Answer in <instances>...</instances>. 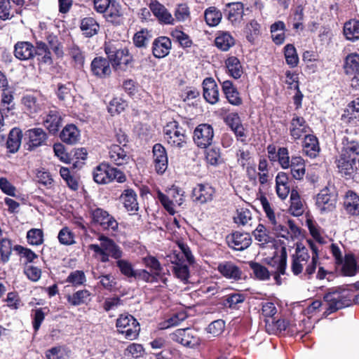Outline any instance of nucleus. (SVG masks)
I'll use <instances>...</instances> for the list:
<instances>
[{"label":"nucleus","mask_w":359,"mask_h":359,"mask_svg":"<svg viewBox=\"0 0 359 359\" xmlns=\"http://www.w3.org/2000/svg\"><path fill=\"white\" fill-rule=\"evenodd\" d=\"M214 131L212 127L206 123L198 125L194 132V141L201 148H207L212 142Z\"/></svg>","instance_id":"nucleus-10"},{"label":"nucleus","mask_w":359,"mask_h":359,"mask_svg":"<svg viewBox=\"0 0 359 359\" xmlns=\"http://www.w3.org/2000/svg\"><path fill=\"white\" fill-rule=\"evenodd\" d=\"M48 136L42 128H36L27 130L24 134V147L32 151L38 147L47 144Z\"/></svg>","instance_id":"nucleus-7"},{"label":"nucleus","mask_w":359,"mask_h":359,"mask_svg":"<svg viewBox=\"0 0 359 359\" xmlns=\"http://www.w3.org/2000/svg\"><path fill=\"white\" fill-rule=\"evenodd\" d=\"M44 126L50 133H55L62 125V118L58 114H48L43 120Z\"/></svg>","instance_id":"nucleus-41"},{"label":"nucleus","mask_w":359,"mask_h":359,"mask_svg":"<svg viewBox=\"0 0 359 359\" xmlns=\"http://www.w3.org/2000/svg\"><path fill=\"white\" fill-rule=\"evenodd\" d=\"M57 238L62 245H70L75 243L74 233L67 227H64L60 231Z\"/></svg>","instance_id":"nucleus-64"},{"label":"nucleus","mask_w":359,"mask_h":359,"mask_svg":"<svg viewBox=\"0 0 359 359\" xmlns=\"http://www.w3.org/2000/svg\"><path fill=\"white\" fill-rule=\"evenodd\" d=\"M227 19L233 25H239L243 19L244 5L237 1L226 4Z\"/></svg>","instance_id":"nucleus-19"},{"label":"nucleus","mask_w":359,"mask_h":359,"mask_svg":"<svg viewBox=\"0 0 359 359\" xmlns=\"http://www.w3.org/2000/svg\"><path fill=\"white\" fill-rule=\"evenodd\" d=\"M143 262L146 266L149 267L153 273V278L161 275L163 268L159 261L153 256H147L143 259Z\"/></svg>","instance_id":"nucleus-55"},{"label":"nucleus","mask_w":359,"mask_h":359,"mask_svg":"<svg viewBox=\"0 0 359 359\" xmlns=\"http://www.w3.org/2000/svg\"><path fill=\"white\" fill-rule=\"evenodd\" d=\"M12 243L8 239H3L0 243L1 260L6 263L8 262L12 253Z\"/></svg>","instance_id":"nucleus-63"},{"label":"nucleus","mask_w":359,"mask_h":359,"mask_svg":"<svg viewBox=\"0 0 359 359\" xmlns=\"http://www.w3.org/2000/svg\"><path fill=\"white\" fill-rule=\"evenodd\" d=\"M263 210L269 220V227L277 237L288 239L300 233V229L294 222L281 214H275L265 196L260 198Z\"/></svg>","instance_id":"nucleus-1"},{"label":"nucleus","mask_w":359,"mask_h":359,"mask_svg":"<svg viewBox=\"0 0 359 359\" xmlns=\"http://www.w3.org/2000/svg\"><path fill=\"white\" fill-rule=\"evenodd\" d=\"M219 273L224 278L234 281L242 279L243 271L241 269L232 261H222L217 267Z\"/></svg>","instance_id":"nucleus-13"},{"label":"nucleus","mask_w":359,"mask_h":359,"mask_svg":"<svg viewBox=\"0 0 359 359\" xmlns=\"http://www.w3.org/2000/svg\"><path fill=\"white\" fill-rule=\"evenodd\" d=\"M120 200L128 211H137L139 208L137 194L135 191L131 189L124 190L120 196Z\"/></svg>","instance_id":"nucleus-31"},{"label":"nucleus","mask_w":359,"mask_h":359,"mask_svg":"<svg viewBox=\"0 0 359 359\" xmlns=\"http://www.w3.org/2000/svg\"><path fill=\"white\" fill-rule=\"evenodd\" d=\"M184 191L178 187H172L168 191L166 194L160 191L157 192V198L162 204L163 208L172 215L176 212L174 205L175 203L179 206L182 205L184 201Z\"/></svg>","instance_id":"nucleus-4"},{"label":"nucleus","mask_w":359,"mask_h":359,"mask_svg":"<svg viewBox=\"0 0 359 359\" xmlns=\"http://www.w3.org/2000/svg\"><path fill=\"white\" fill-rule=\"evenodd\" d=\"M276 312L277 309L273 303H262V314L266 318L265 322L266 325H270L271 323L273 324V323L275 322L274 316L276 313Z\"/></svg>","instance_id":"nucleus-49"},{"label":"nucleus","mask_w":359,"mask_h":359,"mask_svg":"<svg viewBox=\"0 0 359 359\" xmlns=\"http://www.w3.org/2000/svg\"><path fill=\"white\" fill-rule=\"evenodd\" d=\"M344 206L347 213L359 215V196L353 191H348L345 195Z\"/></svg>","instance_id":"nucleus-29"},{"label":"nucleus","mask_w":359,"mask_h":359,"mask_svg":"<svg viewBox=\"0 0 359 359\" xmlns=\"http://www.w3.org/2000/svg\"><path fill=\"white\" fill-rule=\"evenodd\" d=\"M284 50L287 64L292 67H296L299 62V57L295 47L292 44H287Z\"/></svg>","instance_id":"nucleus-52"},{"label":"nucleus","mask_w":359,"mask_h":359,"mask_svg":"<svg viewBox=\"0 0 359 359\" xmlns=\"http://www.w3.org/2000/svg\"><path fill=\"white\" fill-rule=\"evenodd\" d=\"M116 327L130 340L136 339L140 330L139 323L130 314H121L116 320Z\"/></svg>","instance_id":"nucleus-6"},{"label":"nucleus","mask_w":359,"mask_h":359,"mask_svg":"<svg viewBox=\"0 0 359 359\" xmlns=\"http://www.w3.org/2000/svg\"><path fill=\"white\" fill-rule=\"evenodd\" d=\"M215 192V189L210 185L199 184L194 188L192 197L194 201L203 204L212 200Z\"/></svg>","instance_id":"nucleus-18"},{"label":"nucleus","mask_w":359,"mask_h":359,"mask_svg":"<svg viewBox=\"0 0 359 359\" xmlns=\"http://www.w3.org/2000/svg\"><path fill=\"white\" fill-rule=\"evenodd\" d=\"M172 36L180 44L183 48H189L192 45V41L189 36L184 32L175 29L172 32Z\"/></svg>","instance_id":"nucleus-61"},{"label":"nucleus","mask_w":359,"mask_h":359,"mask_svg":"<svg viewBox=\"0 0 359 359\" xmlns=\"http://www.w3.org/2000/svg\"><path fill=\"white\" fill-rule=\"evenodd\" d=\"M90 292L88 290H81L67 297L68 302L72 306L87 304L90 300Z\"/></svg>","instance_id":"nucleus-44"},{"label":"nucleus","mask_w":359,"mask_h":359,"mask_svg":"<svg viewBox=\"0 0 359 359\" xmlns=\"http://www.w3.org/2000/svg\"><path fill=\"white\" fill-rule=\"evenodd\" d=\"M94 181L97 184H108L114 180L123 183L126 180L125 174L108 163H101L93 171Z\"/></svg>","instance_id":"nucleus-2"},{"label":"nucleus","mask_w":359,"mask_h":359,"mask_svg":"<svg viewBox=\"0 0 359 359\" xmlns=\"http://www.w3.org/2000/svg\"><path fill=\"white\" fill-rule=\"evenodd\" d=\"M109 156L111 162L116 165H123L128 163L130 156L119 145H112L109 151Z\"/></svg>","instance_id":"nucleus-28"},{"label":"nucleus","mask_w":359,"mask_h":359,"mask_svg":"<svg viewBox=\"0 0 359 359\" xmlns=\"http://www.w3.org/2000/svg\"><path fill=\"white\" fill-rule=\"evenodd\" d=\"M205 158L207 162L212 165H217L223 163L220 149L213 147L206 151Z\"/></svg>","instance_id":"nucleus-57"},{"label":"nucleus","mask_w":359,"mask_h":359,"mask_svg":"<svg viewBox=\"0 0 359 359\" xmlns=\"http://www.w3.org/2000/svg\"><path fill=\"white\" fill-rule=\"evenodd\" d=\"M104 51L107 55L108 60L111 62L113 65L128 63V59L126 58L128 54V49L120 48L117 44L109 42L105 43Z\"/></svg>","instance_id":"nucleus-11"},{"label":"nucleus","mask_w":359,"mask_h":359,"mask_svg":"<svg viewBox=\"0 0 359 359\" xmlns=\"http://www.w3.org/2000/svg\"><path fill=\"white\" fill-rule=\"evenodd\" d=\"M98 240L101 242L100 245L104 250L115 259H120L123 256V251L121 248L116 244V243L111 238L101 235L99 236Z\"/></svg>","instance_id":"nucleus-26"},{"label":"nucleus","mask_w":359,"mask_h":359,"mask_svg":"<svg viewBox=\"0 0 359 359\" xmlns=\"http://www.w3.org/2000/svg\"><path fill=\"white\" fill-rule=\"evenodd\" d=\"M226 123L233 131L237 140L246 144V135L238 114H229L224 118Z\"/></svg>","instance_id":"nucleus-22"},{"label":"nucleus","mask_w":359,"mask_h":359,"mask_svg":"<svg viewBox=\"0 0 359 359\" xmlns=\"http://www.w3.org/2000/svg\"><path fill=\"white\" fill-rule=\"evenodd\" d=\"M344 34L348 41H355L359 39V20H350L344 26Z\"/></svg>","instance_id":"nucleus-38"},{"label":"nucleus","mask_w":359,"mask_h":359,"mask_svg":"<svg viewBox=\"0 0 359 359\" xmlns=\"http://www.w3.org/2000/svg\"><path fill=\"white\" fill-rule=\"evenodd\" d=\"M70 350L65 346L53 347L46 351L47 359H69Z\"/></svg>","instance_id":"nucleus-46"},{"label":"nucleus","mask_w":359,"mask_h":359,"mask_svg":"<svg viewBox=\"0 0 359 359\" xmlns=\"http://www.w3.org/2000/svg\"><path fill=\"white\" fill-rule=\"evenodd\" d=\"M295 252L292 256L291 270L294 275L298 276L303 273L304 266L308 262L310 255L302 244H297Z\"/></svg>","instance_id":"nucleus-12"},{"label":"nucleus","mask_w":359,"mask_h":359,"mask_svg":"<svg viewBox=\"0 0 359 359\" xmlns=\"http://www.w3.org/2000/svg\"><path fill=\"white\" fill-rule=\"evenodd\" d=\"M149 7L153 15L156 18L161 24H175V18L170 12L165 8L164 5L158 2L157 0L151 1Z\"/></svg>","instance_id":"nucleus-15"},{"label":"nucleus","mask_w":359,"mask_h":359,"mask_svg":"<svg viewBox=\"0 0 359 359\" xmlns=\"http://www.w3.org/2000/svg\"><path fill=\"white\" fill-rule=\"evenodd\" d=\"M14 55L20 60H27L35 56L34 46L29 41H18L14 46Z\"/></svg>","instance_id":"nucleus-23"},{"label":"nucleus","mask_w":359,"mask_h":359,"mask_svg":"<svg viewBox=\"0 0 359 359\" xmlns=\"http://www.w3.org/2000/svg\"><path fill=\"white\" fill-rule=\"evenodd\" d=\"M344 72L347 75H353L359 72V54L356 53L348 54L344 60Z\"/></svg>","instance_id":"nucleus-39"},{"label":"nucleus","mask_w":359,"mask_h":359,"mask_svg":"<svg viewBox=\"0 0 359 359\" xmlns=\"http://www.w3.org/2000/svg\"><path fill=\"white\" fill-rule=\"evenodd\" d=\"M303 148L304 153L311 158L316 157L320 151V147L317 137L313 135H306Z\"/></svg>","instance_id":"nucleus-32"},{"label":"nucleus","mask_w":359,"mask_h":359,"mask_svg":"<svg viewBox=\"0 0 359 359\" xmlns=\"http://www.w3.org/2000/svg\"><path fill=\"white\" fill-rule=\"evenodd\" d=\"M92 222L100 226L103 229L115 231L118 228V222L113 216L102 208H97L90 211Z\"/></svg>","instance_id":"nucleus-9"},{"label":"nucleus","mask_w":359,"mask_h":359,"mask_svg":"<svg viewBox=\"0 0 359 359\" xmlns=\"http://www.w3.org/2000/svg\"><path fill=\"white\" fill-rule=\"evenodd\" d=\"M172 43L166 36H160L154 39L152 44V53L156 58H163L167 56L171 49Z\"/></svg>","instance_id":"nucleus-20"},{"label":"nucleus","mask_w":359,"mask_h":359,"mask_svg":"<svg viewBox=\"0 0 359 359\" xmlns=\"http://www.w3.org/2000/svg\"><path fill=\"white\" fill-rule=\"evenodd\" d=\"M253 235L256 241L259 242L261 245H265L272 242L273 238L267 232L266 227L259 224L256 229L253 231Z\"/></svg>","instance_id":"nucleus-50"},{"label":"nucleus","mask_w":359,"mask_h":359,"mask_svg":"<svg viewBox=\"0 0 359 359\" xmlns=\"http://www.w3.org/2000/svg\"><path fill=\"white\" fill-rule=\"evenodd\" d=\"M183 256L180 257V255H175L171 262L175 264L173 271L175 276L183 282H187L189 277V270L188 265L182 260Z\"/></svg>","instance_id":"nucleus-27"},{"label":"nucleus","mask_w":359,"mask_h":359,"mask_svg":"<svg viewBox=\"0 0 359 359\" xmlns=\"http://www.w3.org/2000/svg\"><path fill=\"white\" fill-rule=\"evenodd\" d=\"M341 271L346 276H353L356 274L357 262L353 254L345 255Z\"/></svg>","instance_id":"nucleus-45"},{"label":"nucleus","mask_w":359,"mask_h":359,"mask_svg":"<svg viewBox=\"0 0 359 359\" xmlns=\"http://www.w3.org/2000/svg\"><path fill=\"white\" fill-rule=\"evenodd\" d=\"M245 295L243 293L234 292L224 297L223 305L231 309H238L239 304L244 302Z\"/></svg>","instance_id":"nucleus-43"},{"label":"nucleus","mask_w":359,"mask_h":359,"mask_svg":"<svg viewBox=\"0 0 359 359\" xmlns=\"http://www.w3.org/2000/svg\"><path fill=\"white\" fill-rule=\"evenodd\" d=\"M230 248L237 251L248 248L252 243V238L248 233L236 231L226 237Z\"/></svg>","instance_id":"nucleus-14"},{"label":"nucleus","mask_w":359,"mask_h":359,"mask_svg":"<svg viewBox=\"0 0 359 359\" xmlns=\"http://www.w3.org/2000/svg\"><path fill=\"white\" fill-rule=\"evenodd\" d=\"M204 17L208 25L215 27L221 22L222 14L216 7L211 6L205 11Z\"/></svg>","instance_id":"nucleus-42"},{"label":"nucleus","mask_w":359,"mask_h":359,"mask_svg":"<svg viewBox=\"0 0 359 359\" xmlns=\"http://www.w3.org/2000/svg\"><path fill=\"white\" fill-rule=\"evenodd\" d=\"M290 210L294 215L298 216L304 212V208L299 196L296 191H292L290 194Z\"/></svg>","instance_id":"nucleus-59"},{"label":"nucleus","mask_w":359,"mask_h":359,"mask_svg":"<svg viewBox=\"0 0 359 359\" xmlns=\"http://www.w3.org/2000/svg\"><path fill=\"white\" fill-rule=\"evenodd\" d=\"M69 54L74 60L75 65L82 67L85 62V56L81 48L76 44H72L69 48Z\"/></svg>","instance_id":"nucleus-53"},{"label":"nucleus","mask_w":359,"mask_h":359,"mask_svg":"<svg viewBox=\"0 0 359 359\" xmlns=\"http://www.w3.org/2000/svg\"><path fill=\"white\" fill-rule=\"evenodd\" d=\"M22 137V133L19 128H14L10 131L6 142V147L9 152L14 154L19 150Z\"/></svg>","instance_id":"nucleus-33"},{"label":"nucleus","mask_w":359,"mask_h":359,"mask_svg":"<svg viewBox=\"0 0 359 359\" xmlns=\"http://www.w3.org/2000/svg\"><path fill=\"white\" fill-rule=\"evenodd\" d=\"M341 154H345L346 156H356L359 155V143L354 140L344 138L343 140V148Z\"/></svg>","instance_id":"nucleus-47"},{"label":"nucleus","mask_w":359,"mask_h":359,"mask_svg":"<svg viewBox=\"0 0 359 359\" xmlns=\"http://www.w3.org/2000/svg\"><path fill=\"white\" fill-rule=\"evenodd\" d=\"M175 22H185L190 20L191 13L189 6L186 4H177L174 13Z\"/></svg>","instance_id":"nucleus-51"},{"label":"nucleus","mask_w":359,"mask_h":359,"mask_svg":"<svg viewBox=\"0 0 359 359\" xmlns=\"http://www.w3.org/2000/svg\"><path fill=\"white\" fill-rule=\"evenodd\" d=\"M80 28L86 37H92L97 33L100 26L94 18L89 17L81 20Z\"/></svg>","instance_id":"nucleus-36"},{"label":"nucleus","mask_w":359,"mask_h":359,"mask_svg":"<svg viewBox=\"0 0 359 359\" xmlns=\"http://www.w3.org/2000/svg\"><path fill=\"white\" fill-rule=\"evenodd\" d=\"M170 338L174 341L191 348L198 345L200 343L197 331L190 327L177 329L170 334Z\"/></svg>","instance_id":"nucleus-8"},{"label":"nucleus","mask_w":359,"mask_h":359,"mask_svg":"<svg viewBox=\"0 0 359 359\" xmlns=\"http://www.w3.org/2000/svg\"><path fill=\"white\" fill-rule=\"evenodd\" d=\"M203 97L205 100L214 104L219 101V88L212 78H206L203 82Z\"/></svg>","instance_id":"nucleus-21"},{"label":"nucleus","mask_w":359,"mask_h":359,"mask_svg":"<svg viewBox=\"0 0 359 359\" xmlns=\"http://www.w3.org/2000/svg\"><path fill=\"white\" fill-rule=\"evenodd\" d=\"M309 130L310 128L304 118L297 116L292 119L290 133L294 140H299L303 134Z\"/></svg>","instance_id":"nucleus-25"},{"label":"nucleus","mask_w":359,"mask_h":359,"mask_svg":"<svg viewBox=\"0 0 359 359\" xmlns=\"http://www.w3.org/2000/svg\"><path fill=\"white\" fill-rule=\"evenodd\" d=\"M152 151L155 170L158 174H163L168 164L166 150L162 144H155Z\"/></svg>","instance_id":"nucleus-16"},{"label":"nucleus","mask_w":359,"mask_h":359,"mask_svg":"<svg viewBox=\"0 0 359 359\" xmlns=\"http://www.w3.org/2000/svg\"><path fill=\"white\" fill-rule=\"evenodd\" d=\"M215 46L222 51H227L235 44V39L228 32H218L215 40Z\"/></svg>","instance_id":"nucleus-35"},{"label":"nucleus","mask_w":359,"mask_h":359,"mask_svg":"<svg viewBox=\"0 0 359 359\" xmlns=\"http://www.w3.org/2000/svg\"><path fill=\"white\" fill-rule=\"evenodd\" d=\"M61 140L68 144L77 143L80 138V132L74 124L67 125L60 135Z\"/></svg>","instance_id":"nucleus-30"},{"label":"nucleus","mask_w":359,"mask_h":359,"mask_svg":"<svg viewBox=\"0 0 359 359\" xmlns=\"http://www.w3.org/2000/svg\"><path fill=\"white\" fill-rule=\"evenodd\" d=\"M165 139L171 147L182 148L187 143L184 130L176 121H170L163 128Z\"/></svg>","instance_id":"nucleus-5"},{"label":"nucleus","mask_w":359,"mask_h":359,"mask_svg":"<svg viewBox=\"0 0 359 359\" xmlns=\"http://www.w3.org/2000/svg\"><path fill=\"white\" fill-rule=\"evenodd\" d=\"M338 200V191L334 184H328L316 196V206L321 213L333 211Z\"/></svg>","instance_id":"nucleus-3"},{"label":"nucleus","mask_w":359,"mask_h":359,"mask_svg":"<svg viewBox=\"0 0 359 359\" xmlns=\"http://www.w3.org/2000/svg\"><path fill=\"white\" fill-rule=\"evenodd\" d=\"M324 299L328 302V310L330 313H333L339 309L346 307L348 304L346 301L341 297H334L333 294H327Z\"/></svg>","instance_id":"nucleus-48"},{"label":"nucleus","mask_w":359,"mask_h":359,"mask_svg":"<svg viewBox=\"0 0 359 359\" xmlns=\"http://www.w3.org/2000/svg\"><path fill=\"white\" fill-rule=\"evenodd\" d=\"M271 33L273 41L276 45H280L284 43L286 30L285 25L283 21H277L271 25Z\"/></svg>","instance_id":"nucleus-37"},{"label":"nucleus","mask_w":359,"mask_h":359,"mask_svg":"<svg viewBox=\"0 0 359 359\" xmlns=\"http://www.w3.org/2000/svg\"><path fill=\"white\" fill-rule=\"evenodd\" d=\"M151 39V35L147 29H142L140 32H137L133 36V43L135 46L138 48L146 47L149 39Z\"/></svg>","instance_id":"nucleus-60"},{"label":"nucleus","mask_w":359,"mask_h":359,"mask_svg":"<svg viewBox=\"0 0 359 359\" xmlns=\"http://www.w3.org/2000/svg\"><path fill=\"white\" fill-rule=\"evenodd\" d=\"M339 172L346 177H351L356 170V161L355 156H346L340 154L336 161Z\"/></svg>","instance_id":"nucleus-17"},{"label":"nucleus","mask_w":359,"mask_h":359,"mask_svg":"<svg viewBox=\"0 0 359 359\" xmlns=\"http://www.w3.org/2000/svg\"><path fill=\"white\" fill-rule=\"evenodd\" d=\"M250 269L252 270L255 276L259 280H265L270 278V274L268 269L263 265L251 262L249 264Z\"/></svg>","instance_id":"nucleus-58"},{"label":"nucleus","mask_w":359,"mask_h":359,"mask_svg":"<svg viewBox=\"0 0 359 359\" xmlns=\"http://www.w3.org/2000/svg\"><path fill=\"white\" fill-rule=\"evenodd\" d=\"M27 239L32 245H40L43 242V232L40 229H32L27 231Z\"/></svg>","instance_id":"nucleus-54"},{"label":"nucleus","mask_w":359,"mask_h":359,"mask_svg":"<svg viewBox=\"0 0 359 359\" xmlns=\"http://www.w3.org/2000/svg\"><path fill=\"white\" fill-rule=\"evenodd\" d=\"M90 68L93 74L100 78L106 77L111 74L109 61L102 57L94 58L91 62Z\"/></svg>","instance_id":"nucleus-24"},{"label":"nucleus","mask_w":359,"mask_h":359,"mask_svg":"<svg viewBox=\"0 0 359 359\" xmlns=\"http://www.w3.org/2000/svg\"><path fill=\"white\" fill-rule=\"evenodd\" d=\"M260 25L255 20H252L245 26L246 39L250 42H253L255 36H257L259 34Z\"/></svg>","instance_id":"nucleus-62"},{"label":"nucleus","mask_w":359,"mask_h":359,"mask_svg":"<svg viewBox=\"0 0 359 359\" xmlns=\"http://www.w3.org/2000/svg\"><path fill=\"white\" fill-rule=\"evenodd\" d=\"M222 86V90L229 103L233 105H239L241 104L239 93L231 81L226 80L223 81Z\"/></svg>","instance_id":"nucleus-34"},{"label":"nucleus","mask_w":359,"mask_h":359,"mask_svg":"<svg viewBox=\"0 0 359 359\" xmlns=\"http://www.w3.org/2000/svg\"><path fill=\"white\" fill-rule=\"evenodd\" d=\"M228 72L233 79H239L243 71L239 60L236 57H229L225 61Z\"/></svg>","instance_id":"nucleus-40"},{"label":"nucleus","mask_w":359,"mask_h":359,"mask_svg":"<svg viewBox=\"0 0 359 359\" xmlns=\"http://www.w3.org/2000/svg\"><path fill=\"white\" fill-rule=\"evenodd\" d=\"M86 281V275L83 271L80 270L71 272L66 279V283H70L74 287L82 285Z\"/></svg>","instance_id":"nucleus-56"}]
</instances>
